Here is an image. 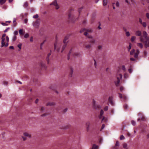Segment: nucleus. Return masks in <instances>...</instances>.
Segmentation results:
<instances>
[{
	"mask_svg": "<svg viewBox=\"0 0 149 149\" xmlns=\"http://www.w3.org/2000/svg\"><path fill=\"white\" fill-rule=\"evenodd\" d=\"M120 91H123L124 90V88H123V87H122V86H121L120 87Z\"/></svg>",
	"mask_w": 149,
	"mask_h": 149,
	"instance_id": "nucleus-63",
	"label": "nucleus"
},
{
	"mask_svg": "<svg viewBox=\"0 0 149 149\" xmlns=\"http://www.w3.org/2000/svg\"><path fill=\"white\" fill-rule=\"evenodd\" d=\"M142 33L141 31H137L136 32L135 35L137 36H141Z\"/></svg>",
	"mask_w": 149,
	"mask_h": 149,
	"instance_id": "nucleus-12",
	"label": "nucleus"
},
{
	"mask_svg": "<svg viewBox=\"0 0 149 149\" xmlns=\"http://www.w3.org/2000/svg\"><path fill=\"white\" fill-rule=\"evenodd\" d=\"M23 134L24 136L28 137L29 138H30L31 137V135L28 133L24 132V133Z\"/></svg>",
	"mask_w": 149,
	"mask_h": 149,
	"instance_id": "nucleus-17",
	"label": "nucleus"
},
{
	"mask_svg": "<svg viewBox=\"0 0 149 149\" xmlns=\"http://www.w3.org/2000/svg\"><path fill=\"white\" fill-rule=\"evenodd\" d=\"M69 38V36H66L65 37L64 40H63V43H67L68 42H66V41L67 40H68Z\"/></svg>",
	"mask_w": 149,
	"mask_h": 149,
	"instance_id": "nucleus-18",
	"label": "nucleus"
},
{
	"mask_svg": "<svg viewBox=\"0 0 149 149\" xmlns=\"http://www.w3.org/2000/svg\"><path fill=\"white\" fill-rule=\"evenodd\" d=\"M28 3L27 2H25L23 4V6L24 7H26L28 6Z\"/></svg>",
	"mask_w": 149,
	"mask_h": 149,
	"instance_id": "nucleus-31",
	"label": "nucleus"
},
{
	"mask_svg": "<svg viewBox=\"0 0 149 149\" xmlns=\"http://www.w3.org/2000/svg\"><path fill=\"white\" fill-rule=\"evenodd\" d=\"M127 37H129L130 36V34L129 31L126 32L125 33Z\"/></svg>",
	"mask_w": 149,
	"mask_h": 149,
	"instance_id": "nucleus-46",
	"label": "nucleus"
},
{
	"mask_svg": "<svg viewBox=\"0 0 149 149\" xmlns=\"http://www.w3.org/2000/svg\"><path fill=\"white\" fill-rule=\"evenodd\" d=\"M90 42L91 43H95V40L94 39H92L90 40Z\"/></svg>",
	"mask_w": 149,
	"mask_h": 149,
	"instance_id": "nucleus-41",
	"label": "nucleus"
},
{
	"mask_svg": "<svg viewBox=\"0 0 149 149\" xmlns=\"http://www.w3.org/2000/svg\"><path fill=\"white\" fill-rule=\"evenodd\" d=\"M50 5H53L55 6L56 9H58L59 8V7L57 3L56 0H54L52 3L50 4Z\"/></svg>",
	"mask_w": 149,
	"mask_h": 149,
	"instance_id": "nucleus-7",
	"label": "nucleus"
},
{
	"mask_svg": "<svg viewBox=\"0 0 149 149\" xmlns=\"http://www.w3.org/2000/svg\"><path fill=\"white\" fill-rule=\"evenodd\" d=\"M123 107H124V108L125 110H127L128 108V105L126 104H124V105H123Z\"/></svg>",
	"mask_w": 149,
	"mask_h": 149,
	"instance_id": "nucleus-28",
	"label": "nucleus"
},
{
	"mask_svg": "<svg viewBox=\"0 0 149 149\" xmlns=\"http://www.w3.org/2000/svg\"><path fill=\"white\" fill-rule=\"evenodd\" d=\"M145 44V47L146 48H147L148 47H149V40L148 42V44L147 41H143V42Z\"/></svg>",
	"mask_w": 149,
	"mask_h": 149,
	"instance_id": "nucleus-16",
	"label": "nucleus"
},
{
	"mask_svg": "<svg viewBox=\"0 0 149 149\" xmlns=\"http://www.w3.org/2000/svg\"><path fill=\"white\" fill-rule=\"evenodd\" d=\"M116 5L118 7L119 6V3L117 1L116 2Z\"/></svg>",
	"mask_w": 149,
	"mask_h": 149,
	"instance_id": "nucleus-64",
	"label": "nucleus"
},
{
	"mask_svg": "<svg viewBox=\"0 0 149 149\" xmlns=\"http://www.w3.org/2000/svg\"><path fill=\"white\" fill-rule=\"evenodd\" d=\"M107 0H103V5L104 6L107 5Z\"/></svg>",
	"mask_w": 149,
	"mask_h": 149,
	"instance_id": "nucleus-25",
	"label": "nucleus"
},
{
	"mask_svg": "<svg viewBox=\"0 0 149 149\" xmlns=\"http://www.w3.org/2000/svg\"><path fill=\"white\" fill-rule=\"evenodd\" d=\"M117 81H115V83L116 86H118L120 83V80L121 79L123 75L121 74H120L117 75Z\"/></svg>",
	"mask_w": 149,
	"mask_h": 149,
	"instance_id": "nucleus-5",
	"label": "nucleus"
},
{
	"mask_svg": "<svg viewBox=\"0 0 149 149\" xmlns=\"http://www.w3.org/2000/svg\"><path fill=\"white\" fill-rule=\"evenodd\" d=\"M131 44L130 43L129 46V47L128 48V51H130V50L131 49Z\"/></svg>",
	"mask_w": 149,
	"mask_h": 149,
	"instance_id": "nucleus-56",
	"label": "nucleus"
},
{
	"mask_svg": "<svg viewBox=\"0 0 149 149\" xmlns=\"http://www.w3.org/2000/svg\"><path fill=\"white\" fill-rule=\"evenodd\" d=\"M139 54V49H137L136 50V52L134 54V58L133 57H130V60L131 61L136 62L137 61L136 59H138V56Z\"/></svg>",
	"mask_w": 149,
	"mask_h": 149,
	"instance_id": "nucleus-2",
	"label": "nucleus"
},
{
	"mask_svg": "<svg viewBox=\"0 0 149 149\" xmlns=\"http://www.w3.org/2000/svg\"><path fill=\"white\" fill-rule=\"evenodd\" d=\"M109 102L111 104V105L112 106H114V104L113 101L112 99L110 97H109Z\"/></svg>",
	"mask_w": 149,
	"mask_h": 149,
	"instance_id": "nucleus-14",
	"label": "nucleus"
},
{
	"mask_svg": "<svg viewBox=\"0 0 149 149\" xmlns=\"http://www.w3.org/2000/svg\"><path fill=\"white\" fill-rule=\"evenodd\" d=\"M148 34L146 31L143 32V36H141L140 38V40L141 42H143L145 40H147L148 39L147 37Z\"/></svg>",
	"mask_w": 149,
	"mask_h": 149,
	"instance_id": "nucleus-1",
	"label": "nucleus"
},
{
	"mask_svg": "<svg viewBox=\"0 0 149 149\" xmlns=\"http://www.w3.org/2000/svg\"><path fill=\"white\" fill-rule=\"evenodd\" d=\"M60 43H58L57 42H55L54 44V50H56L57 52H59L60 50Z\"/></svg>",
	"mask_w": 149,
	"mask_h": 149,
	"instance_id": "nucleus-6",
	"label": "nucleus"
},
{
	"mask_svg": "<svg viewBox=\"0 0 149 149\" xmlns=\"http://www.w3.org/2000/svg\"><path fill=\"white\" fill-rule=\"evenodd\" d=\"M135 39H136L135 37L134 36H132L131 37V41L132 42H133L134 40H135Z\"/></svg>",
	"mask_w": 149,
	"mask_h": 149,
	"instance_id": "nucleus-36",
	"label": "nucleus"
},
{
	"mask_svg": "<svg viewBox=\"0 0 149 149\" xmlns=\"http://www.w3.org/2000/svg\"><path fill=\"white\" fill-rule=\"evenodd\" d=\"M127 144L126 143H124L123 144V148H125V149L126 148H127Z\"/></svg>",
	"mask_w": 149,
	"mask_h": 149,
	"instance_id": "nucleus-34",
	"label": "nucleus"
},
{
	"mask_svg": "<svg viewBox=\"0 0 149 149\" xmlns=\"http://www.w3.org/2000/svg\"><path fill=\"white\" fill-rule=\"evenodd\" d=\"M68 108H65V109L63 110V113H65V112H66L67 110H68Z\"/></svg>",
	"mask_w": 149,
	"mask_h": 149,
	"instance_id": "nucleus-57",
	"label": "nucleus"
},
{
	"mask_svg": "<svg viewBox=\"0 0 149 149\" xmlns=\"http://www.w3.org/2000/svg\"><path fill=\"white\" fill-rule=\"evenodd\" d=\"M70 127V125H66L62 127V128L64 130H66L69 128Z\"/></svg>",
	"mask_w": 149,
	"mask_h": 149,
	"instance_id": "nucleus-11",
	"label": "nucleus"
},
{
	"mask_svg": "<svg viewBox=\"0 0 149 149\" xmlns=\"http://www.w3.org/2000/svg\"><path fill=\"white\" fill-rule=\"evenodd\" d=\"M119 97L120 98H123V95H122V94L120 93H118Z\"/></svg>",
	"mask_w": 149,
	"mask_h": 149,
	"instance_id": "nucleus-51",
	"label": "nucleus"
},
{
	"mask_svg": "<svg viewBox=\"0 0 149 149\" xmlns=\"http://www.w3.org/2000/svg\"><path fill=\"white\" fill-rule=\"evenodd\" d=\"M119 145H119V142L118 141H116V143L115 144V146L114 147V149H117L118 148H116V147L119 146Z\"/></svg>",
	"mask_w": 149,
	"mask_h": 149,
	"instance_id": "nucleus-19",
	"label": "nucleus"
},
{
	"mask_svg": "<svg viewBox=\"0 0 149 149\" xmlns=\"http://www.w3.org/2000/svg\"><path fill=\"white\" fill-rule=\"evenodd\" d=\"M98 148V146L95 144H93L91 149H97Z\"/></svg>",
	"mask_w": 149,
	"mask_h": 149,
	"instance_id": "nucleus-22",
	"label": "nucleus"
},
{
	"mask_svg": "<svg viewBox=\"0 0 149 149\" xmlns=\"http://www.w3.org/2000/svg\"><path fill=\"white\" fill-rule=\"evenodd\" d=\"M93 105L94 108L96 109H98L101 108V106L100 105H97L95 101L93 100Z\"/></svg>",
	"mask_w": 149,
	"mask_h": 149,
	"instance_id": "nucleus-8",
	"label": "nucleus"
},
{
	"mask_svg": "<svg viewBox=\"0 0 149 149\" xmlns=\"http://www.w3.org/2000/svg\"><path fill=\"white\" fill-rule=\"evenodd\" d=\"M135 50L134 49H133L130 52V55H132L134 54V53L135 54Z\"/></svg>",
	"mask_w": 149,
	"mask_h": 149,
	"instance_id": "nucleus-26",
	"label": "nucleus"
},
{
	"mask_svg": "<svg viewBox=\"0 0 149 149\" xmlns=\"http://www.w3.org/2000/svg\"><path fill=\"white\" fill-rule=\"evenodd\" d=\"M86 29L85 28L82 29L80 31V32L81 33H82L83 32H85L86 31Z\"/></svg>",
	"mask_w": 149,
	"mask_h": 149,
	"instance_id": "nucleus-37",
	"label": "nucleus"
},
{
	"mask_svg": "<svg viewBox=\"0 0 149 149\" xmlns=\"http://www.w3.org/2000/svg\"><path fill=\"white\" fill-rule=\"evenodd\" d=\"M125 138L123 135H121L120 136V140H122L125 139Z\"/></svg>",
	"mask_w": 149,
	"mask_h": 149,
	"instance_id": "nucleus-43",
	"label": "nucleus"
},
{
	"mask_svg": "<svg viewBox=\"0 0 149 149\" xmlns=\"http://www.w3.org/2000/svg\"><path fill=\"white\" fill-rule=\"evenodd\" d=\"M33 26H34L36 28H38L39 26L38 23L37 22H35L33 24Z\"/></svg>",
	"mask_w": 149,
	"mask_h": 149,
	"instance_id": "nucleus-24",
	"label": "nucleus"
},
{
	"mask_svg": "<svg viewBox=\"0 0 149 149\" xmlns=\"http://www.w3.org/2000/svg\"><path fill=\"white\" fill-rule=\"evenodd\" d=\"M108 109V107L107 106H106L104 108V110L105 111H107Z\"/></svg>",
	"mask_w": 149,
	"mask_h": 149,
	"instance_id": "nucleus-55",
	"label": "nucleus"
},
{
	"mask_svg": "<svg viewBox=\"0 0 149 149\" xmlns=\"http://www.w3.org/2000/svg\"><path fill=\"white\" fill-rule=\"evenodd\" d=\"M123 98L124 102H126L127 101V97L126 95H123Z\"/></svg>",
	"mask_w": 149,
	"mask_h": 149,
	"instance_id": "nucleus-21",
	"label": "nucleus"
},
{
	"mask_svg": "<svg viewBox=\"0 0 149 149\" xmlns=\"http://www.w3.org/2000/svg\"><path fill=\"white\" fill-rule=\"evenodd\" d=\"M19 33L20 35H22L23 34H24L25 31H23V29H20L19 30Z\"/></svg>",
	"mask_w": 149,
	"mask_h": 149,
	"instance_id": "nucleus-15",
	"label": "nucleus"
},
{
	"mask_svg": "<svg viewBox=\"0 0 149 149\" xmlns=\"http://www.w3.org/2000/svg\"><path fill=\"white\" fill-rule=\"evenodd\" d=\"M45 41L44 42H43L40 45V48L41 49H42V46L44 44V42H45Z\"/></svg>",
	"mask_w": 149,
	"mask_h": 149,
	"instance_id": "nucleus-54",
	"label": "nucleus"
},
{
	"mask_svg": "<svg viewBox=\"0 0 149 149\" xmlns=\"http://www.w3.org/2000/svg\"><path fill=\"white\" fill-rule=\"evenodd\" d=\"M131 123L134 126L136 124V122L134 120H132L131 121Z\"/></svg>",
	"mask_w": 149,
	"mask_h": 149,
	"instance_id": "nucleus-45",
	"label": "nucleus"
},
{
	"mask_svg": "<svg viewBox=\"0 0 149 149\" xmlns=\"http://www.w3.org/2000/svg\"><path fill=\"white\" fill-rule=\"evenodd\" d=\"M40 64L42 67L45 68H46L47 66H46V65L45 63H43V62H41Z\"/></svg>",
	"mask_w": 149,
	"mask_h": 149,
	"instance_id": "nucleus-23",
	"label": "nucleus"
},
{
	"mask_svg": "<svg viewBox=\"0 0 149 149\" xmlns=\"http://www.w3.org/2000/svg\"><path fill=\"white\" fill-rule=\"evenodd\" d=\"M38 14H36L33 16V18L35 19H37L38 18Z\"/></svg>",
	"mask_w": 149,
	"mask_h": 149,
	"instance_id": "nucleus-48",
	"label": "nucleus"
},
{
	"mask_svg": "<svg viewBox=\"0 0 149 149\" xmlns=\"http://www.w3.org/2000/svg\"><path fill=\"white\" fill-rule=\"evenodd\" d=\"M141 120L143 121H144L146 120L145 117L143 116H141Z\"/></svg>",
	"mask_w": 149,
	"mask_h": 149,
	"instance_id": "nucleus-52",
	"label": "nucleus"
},
{
	"mask_svg": "<svg viewBox=\"0 0 149 149\" xmlns=\"http://www.w3.org/2000/svg\"><path fill=\"white\" fill-rule=\"evenodd\" d=\"M14 36H16L18 34V31H15L14 32Z\"/></svg>",
	"mask_w": 149,
	"mask_h": 149,
	"instance_id": "nucleus-50",
	"label": "nucleus"
},
{
	"mask_svg": "<svg viewBox=\"0 0 149 149\" xmlns=\"http://www.w3.org/2000/svg\"><path fill=\"white\" fill-rule=\"evenodd\" d=\"M6 1V0H0V4L2 5Z\"/></svg>",
	"mask_w": 149,
	"mask_h": 149,
	"instance_id": "nucleus-32",
	"label": "nucleus"
},
{
	"mask_svg": "<svg viewBox=\"0 0 149 149\" xmlns=\"http://www.w3.org/2000/svg\"><path fill=\"white\" fill-rule=\"evenodd\" d=\"M72 50V49H71L69 51V53H68V60H69L70 59V54L71 53Z\"/></svg>",
	"mask_w": 149,
	"mask_h": 149,
	"instance_id": "nucleus-29",
	"label": "nucleus"
},
{
	"mask_svg": "<svg viewBox=\"0 0 149 149\" xmlns=\"http://www.w3.org/2000/svg\"><path fill=\"white\" fill-rule=\"evenodd\" d=\"M92 46L91 44H89L86 45L85 46V47L86 49H90L91 47Z\"/></svg>",
	"mask_w": 149,
	"mask_h": 149,
	"instance_id": "nucleus-30",
	"label": "nucleus"
},
{
	"mask_svg": "<svg viewBox=\"0 0 149 149\" xmlns=\"http://www.w3.org/2000/svg\"><path fill=\"white\" fill-rule=\"evenodd\" d=\"M6 41H7V43H8V42L9 41V38L8 36H6Z\"/></svg>",
	"mask_w": 149,
	"mask_h": 149,
	"instance_id": "nucleus-60",
	"label": "nucleus"
},
{
	"mask_svg": "<svg viewBox=\"0 0 149 149\" xmlns=\"http://www.w3.org/2000/svg\"><path fill=\"white\" fill-rule=\"evenodd\" d=\"M92 32L93 30H92V29H86V31L84 32V34L85 36L87 37L88 38H93V37L89 35L88 34V33H91Z\"/></svg>",
	"mask_w": 149,
	"mask_h": 149,
	"instance_id": "nucleus-4",
	"label": "nucleus"
},
{
	"mask_svg": "<svg viewBox=\"0 0 149 149\" xmlns=\"http://www.w3.org/2000/svg\"><path fill=\"white\" fill-rule=\"evenodd\" d=\"M1 24L3 26H6L8 25L7 24L3 22H2Z\"/></svg>",
	"mask_w": 149,
	"mask_h": 149,
	"instance_id": "nucleus-58",
	"label": "nucleus"
},
{
	"mask_svg": "<svg viewBox=\"0 0 149 149\" xmlns=\"http://www.w3.org/2000/svg\"><path fill=\"white\" fill-rule=\"evenodd\" d=\"M10 29L9 27L7 28L4 31V32L6 33L7 32L8 30Z\"/></svg>",
	"mask_w": 149,
	"mask_h": 149,
	"instance_id": "nucleus-62",
	"label": "nucleus"
},
{
	"mask_svg": "<svg viewBox=\"0 0 149 149\" xmlns=\"http://www.w3.org/2000/svg\"><path fill=\"white\" fill-rule=\"evenodd\" d=\"M74 56H80V54L79 53L77 52L74 53Z\"/></svg>",
	"mask_w": 149,
	"mask_h": 149,
	"instance_id": "nucleus-35",
	"label": "nucleus"
},
{
	"mask_svg": "<svg viewBox=\"0 0 149 149\" xmlns=\"http://www.w3.org/2000/svg\"><path fill=\"white\" fill-rule=\"evenodd\" d=\"M64 45L62 47V50L61 51V52H63V50H64L65 49L67 45V43H64Z\"/></svg>",
	"mask_w": 149,
	"mask_h": 149,
	"instance_id": "nucleus-20",
	"label": "nucleus"
},
{
	"mask_svg": "<svg viewBox=\"0 0 149 149\" xmlns=\"http://www.w3.org/2000/svg\"><path fill=\"white\" fill-rule=\"evenodd\" d=\"M51 55V53H49L48 54H47V55L46 57V60L47 61V63L48 64H49V58L50 56Z\"/></svg>",
	"mask_w": 149,
	"mask_h": 149,
	"instance_id": "nucleus-13",
	"label": "nucleus"
},
{
	"mask_svg": "<svg viewBox=\"0 0 149 149\" xmlns=\"http://www.w3.org/2000/svg\"><path fill=\"white\" fill-rule=\"evenodd\" d=\"M128 71L130 73H132V68H129V69L128 70Z\"/></svg>",
	"mask_w": 149,
	"mask_h": 149,
	"instance_id": "nucleus-59",
	"label": "nucleus"
},
{
	"mask_svg": "<svg viewBox=\"0 0 149 149\" xmlns=\"http://www.w3.org/2000/svg\"><path fill=\"white\" fill-rule=\"evenodd\" d=\"M83 8L82 7H81L79 8L78 9V11L79 13V15L81 13V11H82Z\"/></svg>",
	"mask_w": 149,
	"mask_h": 149,
	"instance_id": "nucleus-40",
	"label": "nucleus"
},
{
	"mask_svg": "<svg viewBox=\"0 0 149 149\" xmlns=\"http://www.w3.org/2000/svg\"><path fill=\"white\" fill-rule=\"evenodd\" d=\"M29 37V34L27 33H26V34H25L24 35V37L25 38H28Z\"/></svg>",
	"mask_w": 149,
	"mask_h": 149,
	"instance_id": "nucleus-39",
	"label": "nucleus"
},
{
	"mask_svg": "<svg viewBox=\"0 0 149 149\" xmlns=\"http://www.w3.org/2000/svg\"><path fill=\"white\" fill-rule=\"evenodd\" d=\"M6 36V34L5 33H4L3 34L2 37H1V47H2L4 46L6 47H7L8 45V43H6L5 44V42H4L5 40V38L4 37Z\"/></svg>",
	"mask_w": 149,
	"mask_h": 149,
	"instance_id": "nucleus-3",
	"label": "nucleus"
},
{
	"mask_svg": "<svg viewBox=\"0 0 149 149\" xmlns=\"http://www.w3.org/2000/svg\"><path fill=\"white\" fill-rule=\"evenodd\" d=\"M122 69L124 71H125V67L124 65H123L122 66Z\"/></svg>",
	"mask_w": 149,
	"mask_h": 149,
	"instance_id": "nucleus-44",
	"label": "nucleus"
},
{
	"mask_svg": "<svg viewBox=\"0 0 149 149\" xmlns=\"http://www.w3.org/2000/svg\"><path fill=\"white\" fill-rule=\"evenodd\" d=\"M141 24L144 27H145L146 26V24L145 22H143Z\"/></svg>",
	"mask_w": 149,
	"mask_h": 149,
	"instance_id": "nucleus-49",
	"label": "nucleus"
},
{
	"mask_svg": "<svg viewBox=\"0 0 149 149\" xmlns=\"http://www.w3.org/2000/svg\"><path fill=\"white\" fill-rule=\"evenodd\" d=\"M137 45L141 49L143 48V46L142 44L141 43H138L137 44Z\"/></svg>",
	"mask_w": 149,
	"mask_h": 149,
	"instance_id": "nucleus-27",
	"label": "nucleus"
},
{
	"mask_svg": "<svg viewBox=\"0 0 149 149\" xmlns=\"http://www.w3.org/2000/svg\"><path fill=\"white\" fill-rule=\"evenodd\" d=\"M17 38V36H14L12 38V40L13 41H15L16 40Z\"/></svg>",
	"mask_w": 149,
	"mask_h": 149,
	"instance_id": "nucleus-33",
	"label": "nucleus"
},
{
	"mask_svg": "<svg viewBox=\"0 0 149 149\" xmlns=\"http://www.w3.org/2000/svg\"><path fill=\"white\" fill-rule=\"evenodd\" d=\"M86 29L85 28L82 29L80 31V32L81 33H82L83 32H85L86 31Z\"/></svg>",
	"mask_w": 149,
	"mask_h": 149,
	"instance_id": "nucleus-38",
	"label": "nucleus"
},
{
	"mask_svg": "<svg viewBox=\"0 0 149 149\" xmlns=\"http://www.w3.org/2000/svg\"><path fill=\"white\" fill-rule=\"evenodd\" d=\"M104 113V111L102 109L101 110L100 112V115H101V116H102L103 114Z\"/></svg>",
	"mask_w": 149,
	"mask_h": 149,
	"instance_id": "nucleus-53",
	"label": "nucleus"
},
{
	"mask_svg": "<svg viewBox=\"0 0 149 149\" xmlns=\"http://www.w3.org/2000/svg\"><path fill=\"white\" fill-rule=\"evenodd\" d=\"M73 70L72 68L70 69V77H72V74H73Z\"/></svg>",
	"mask_w": 149,
	"mask_h": 149,
	"instance_id": "nucleus-47",
	"label": "nucleus"
},
{
	"mask_svg": "<svg viewBox=\"0 0 149 149\" xmlns=\"http://www.w3.org/2000/svg\"><path fill=\"white\" fill-rule=\"evenodd\" d=\"M56 103L53 102H49L47 103L46 106H54L56 105Z\"/></svg>",
	"mask_w": 149,
	"mask_h": 149,
	"instance_id": "nucleus-10",
	"label": "nucleus"
},
{
	"mask_svg": "<svg viewBox=\"0 0 149 149\" xmlns=\"http://www.w3.org/2000/svg\"><path fill=\"white\" fill-rule=\"evenodd\" d=\"M90 122L89 121L87 122L86 123V128L87 132H88L90 130Z\"/></svg>",
	"mask_w": 149,
	"mask_h": 149,
	"instance_id": "nucleus-9",
	"label": "nucleus"
},
{
	"mask_svg": "<svg viewBox=\"0 0 149 149\" xmlns=\"http://www.w3.org/2000/svg\"><path fill=\"white\" fill-rule=\"evenodd\" d=\"M21 46H22V44L21 43H20V44H18V45H17V47L19 49V51L21 49Z\"/></svg>",
	"mask_w": 149,
	"mask_h": 149,
	"instance_id": "nucleus-42",
	"label": "nucleus"
},
{
	"mask_svg": "<svg viewBox=\"0 0 149 149\" xmlns=\"http://www.w3.org/2000/svg\"><path fill=\"white\" fill-rule=\"evenodd\" d=\"M146 15L147 18L149 19V13H147Z\"/></svg>",
	"mask_w": 149,
	"mask_h": 149,
	"instance_id": "nucleus-61",
	"label": "nucleus"
}]
</instances>
